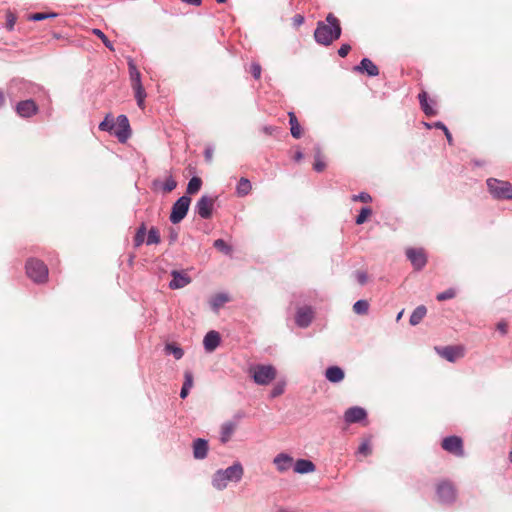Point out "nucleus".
Returning <instances> with one entry per match:
<instances>
[{"mask_svg":"<svg viewBox=\"0 0 512 512\" xmlns=\"http://www.w3.org/2000/svg\"><path fill=\"white\" fill-rule=\"evenodd\" d=\"M115 126H117V129L114 130V135L121 143L126 142L131 135L130 124L127 116L119 115Z\"/></svg>","mask_w":512,"mask_h":512,"instance_id":"11","label":"nucleus"},{"mask_svg":"<svg viewBox=\"0 0 512 512\" xmlns=\"http://www.w3.org/2000/svg\"><path fill=\"white\" fill-rule=\"evenodd\" d=\"M208 442L205 439L198 438L193 442V456L195 459L202 460L207 457Z\"/></svg>","mask_w":512,"mask_h":512,"instance_id":"21","label":"nucleus"},{"mask_svg":"<svg viewBox=\"0 0 512 512\" xmlns=\"http://www.w3.org/2000/svg\"><path fill=\"white\" fill-rule=\"evenodd\" d=\"M177 186V182L172 176H169L166 178L165 182L163 183V190L165 192H171L173 191Z\"/></svg>","mask_w":512,"mask_h":512,"instance_id":"44","label":"nucleus"},{"mask_svg":"<svg viewBox=\"0 0 512 512\" xmlns=\"http://www.w3.org/2000/svg\"><path fill=\"white\" fill-rule=\"evenodd\" d=\"M27 276L36 283H43L48 277L46 264L38 259L31 258L26 263Z\"/></svg>","mask_w":512,"mask_h":512,"instance_id":"4","label":"nucleus"},{"mask_svg":"<svg viewBox=\"0 0 512 512\" xmlns=\"http://www.w3.org/2000/svg\"><path fill=\"white\" fill-rule=\"evenodd\" d=\"M509 462L512 464V450L508 454Z\"/></svg>","mask_w":512,"mask_h":512,"instance_id":"63","label":"nucleus"},{"mask_svg":"<svg viewBox=\"0 0 512 512\" xmlns=\"http://www.w3.org/2000/svg\"><path fill=\"white\" fill-rule=\"evenodd\" d=\"M442 448L458 457L464 456L463 442L458 436H448L442 441Z\"/></svg>","mask_w":512,"mask_h":512,"instance_id":"9","label":"nucleus"},{"mask_svg":"<svg viewBox=\"0 0 512 512\" xmlns=\"http://www.w3.org/2000/svg\"><path fill=\"white\" fill-rule=\"evenodd\" d=\"M426 313H427V309L425 306L420 305V306L416 307L410 316V319H409L410 324L413 326L419 324L422 321V319L425 317Z\"/></svg>","mask_w":512,"mask_h":512,"instance_id":"26","label":"nucleus"},{"mask_svg":"<svg viewBox=\"0 0 512 512\" xmlns=\"http://www.w3.org/2000/svg\"><path fill=\"white\" fill-rule=\"evenodd\" d=\"M371 213H372V210L369 207H363L361 209L360 213L358 214V216L356 217V220H355L356 224H358V225L363 224L366 221L367 217L369 215H371Z\"/></svg>","mask_w":512,"mask_h":512,"instance_id":"41","label":"nucleus"},{"mask_svg":"<svg viewBox=\"0 0 512 512\" xmlns=\"http://www.w3.org/2000/svg\"><path fill=\"white\" fill-rule=\"evenodd\" d=\"M433 126H434L435 128H438V129L443 130V132H445V136H446V138H447L448 143H449L450 145H452V144H453V138H452V135H451L450 131L448 130V128L445 126V124H444V123H442V122L438 121V122H435V123L433 124Z\"/></svg>","mask_w":512,"mask_h":512,"instance_id":"43","label":"nucleus"},{"mask_svg":"<svg viewBox=\"0 0 512 512\" xmlns=\"http://www.w3.org/2000/svg\"><path fill=\"white\" fill-rule=\"evenodd\" d=\"M344 371L339 366H330L325 371V377L331 383H339L344 379Z\"/></svg>","mask_w":512,"mask_h":512,"instance_id":"23","label":"nucleus"},{"mask_svg":"<svg viewBox=\"0 0 512 512\" xmlns=\"http://www.w3.org/2000/svg\"><path fill=\"white\" fill-rule=\"evenodd\" d=\"M302 158H303V153H302L301 151H297V152L295 153V156H294L295 161H297V162H298V161H300Z\"/></svg>","mask_w":512,"mask_h":512,"instance_id":"60","label":"nucleus"},{"mask_svg":"<svg viewBox=\"0 0 512 512\" xmlns=\"http://www.w3.org/2000/svg\"><path fill=\"white\" fill-rule=\"evenodd\" d=\"M190 203L191 198L187 195H183L176 200V202L172 206L169 218L173 224L181 222L186 217Z\"/></svg>","mask_w":512,"mask_h":512,"instance_id":"8","label":"nucleus"},{"mask_svg":"<svg viewBox=\"0 0 512 512\" xmlns=\"http://www.w3.org/2000/svg\"><path fill=\"white\" fill-rule=\"evenodd\" d=\"M490 194L496 199H512V184L495 178L487 179Z\"/></svg>","mask_w":512,"mask_h":512,"instance_id":"5","label":"nucleus"},{"mask_svg":"<svg viewBox=\"0 0 512 512\" xmlns=\"http://www.w3.org/2000/svg\"><path fill=\"white\" fill-rule=\"evenodd\" d=\"M236 428V424L234 422L228 421L225 422L221 427V436L220 440L222 443H226L230 440L232 434L234 433Z\"/></svg>","mask_w":512,"mask_h":512,"instance_id":"25","label":"nucleus"},{"mask_svg":"<svg viewBox=\"0 0 512 512\" xmlns=\"http://www.w3.org/2000/svg\"><path fill=\"white\" fill-rule=\"evenodd\" d=\"M497 328L502 334L507 332V325L505 323H498Z\"/></svg>","mask_w":512,"mask_h":512,"instance_id":"58","label":"nucleus"},{"mask_svg":"<svg viewBox=\"0 0 512 512\" xmlns=\"http://www.w3.org/2000/svg\"><path fill=\"white\" fill-rule=\"evenodd\" d=\"M369 303L366 300H358L353 305V311L358 315H364L368 312Z\"/></svg>","mask_w":512,"mask_h":512,"instance_id":"35","label":"nucleus"},{"mask_svg":"<svg viewBox=\"0 0 512 512\" xmlns=\"http://www.w3.org/2000/svg\"><path fill=\"white\" fill-rule=\"evenodd\" d=\"M145 235H146V226L144 223H142L140 225V227L137 229L136 234L134 236V246L135 247H139L144 243Z\"/></svg>","mask_w":512,"mask_h":512,"instance_id":"34","label":"nucleus"},{"mask_svg":"<svg viewBox=\"0 0 512 512\" xmlns=\"http://www.w3.org/2000/svg\"><path fill=\"white\" fill-rule=\"evenodd\" d=\"M55 16H56V14H54V13H52V14L35 13V14L30 16V19L33 20V21H41V20H44L46 18L55 17Z\"/></svg>","mask_w":512,"mask_h":512,"instance_id":"51","label":"nucleus"},{"mask_svg":"<svg viewBox=\"0 0 512 512\" xmlns=\"http://www.w3.org/2000/svg\"><path fill=\"white\" fill-rule=\"evenodd\" d=\"M204 154H205V158H206V160H207V161H211L212 156H213V149H212V148H207V149L205 150V153H204Z\"/></svg>","mask_w":512,"mask_h":512,"instance_id":"57","label":"nucleus"},{"mask_svg":"<svg viewBox=\"0 0 512 512\" xmlns=\"http://www.w3.org/2000/svg\"><path fill=\"white\" fill-rule=\"evenodd\" d=\"M243 475V465L239 461H236L226 469H219L214 473L212 486L219 491L224 490L229 482H240Z\"/></svg>","mask_w":512,"mask_h":512,"instance_id":"2","label":"nucleus"},{"mask_svg":"<svg viewBox=\"0 0 512 512\" xmlns=\"http://www.w3.org/2000/svg\"><path fill=\"white\" fill-rule=\"evenodd\" d=\"M351 50V46L349 44H342L338 49V55L340 57H346Z\"/></svg>","mask_w":512,"mask_h":512,"instance_id":"52","label":"nucleus"},{"mask_svg":"<svg viewBox=\"0 0 512 512\" xmlns=\"http://www.w3.org/2000/svg\"><path fill=\"white\" fill-rule=\"evenodd\" d=\"M182 2L193 5V6H200L202 3V0H181Z\"/></svg>","mask_w":512,"mask_h":512,"instance_id":"56","label":"nucleus"},{"mask_svg":"<svg viewBox=\"0 0 512 512\" xmlns=\"http://www.w3.org/2000/svg\"><path fill=\"white\" fill-rule=\"evenodd\" d=\"M366 417V410L358 406L350 407L344 413V420L348 424L361 422L365 420Z\"/></svg>","mask_w":512,"mask_h":512,"instance_id":"16","label":"nucleus"},{"mask_svg":"<svg viewBox=\"0 0 512 512\" xmlns=\"http://www.w3.org/2000/svg\"><path fill=\"white\" fill-rule=\"evenodd\" d=\"M221 338L217 331H209L203 340L204 348L207 352H213L220 344Z\"/></svg>","mask_w":512,"mask_h":512,"instance_id":"20","label":"nucleus"},{"mask_svg":"<svg viewBox=\"0 0 512 512\" xmlns=\"http://www.w3.org/2000/svg\"><path fill=\"white\" fill-rule=\"evenodd\" d=\"M192 386H193V374L191 371H185L183 387L190 390L192 388Z\"/></svg>","mask_w":512,"mask_h":512,"instance_id":"46","label":"nucleus"},{"mask_svg":"<svg viewBox=\"0 0 512 512\" xmlns=\"http://www.w3.org/2000/svg\"><path fill=\"white\" fill-rule=\"evenodd\" d=\"M178 239V233L175 230H171L169 234L170 243H174Z\"/></svg>","mask_w":512,"mask_h":512,"instance_id":"54","label":"nucleus"},{"mask_svg":"<svg viewBox=\"0 0 512 512\" xmlns=\"http://www.w3.org/2000/svg\"><path fill=\"white\" fill-rule=\"evenodd\" d=\"M129 76L132 85L142 84L141 74L132 59L128 61Z\"/></svg>","mask_w":512,"mask_h":512,"instance_id":"29","label":"nucleus"},{"mask_svg":"<svg viewBox=\"0 0 512 512\" xmlns=\"http://www.w3.org/2000/svg\"><path fill=\"white\" fill-rule=\"evenodd\" d=\"M289 124H290L291 135L294 138L299 139L302 136V130H301L300 124L297 120V117L295 116V114L293 112H289Z\"/></svg>","mask_w":512,"mask_h":512,"instance_id":"28","label":"nucleus"},{"mask_svg":"<svg viewBox=\"0 0 512 512\" xmlns=\"http://www.w3.org/2000/svg\"><path fill=\"white\" fill-rule=\"evenodd\" d=\"M313 317L314 313L311 307H301L296 312L295 322L298 327L306 328L311 324Z\"/></svg>","mask_w":512,"mask_h":512,"instance_id":"15","label":"nucleus"},{"mask_svg":"<svg viewBox=\"0 0 512 512\" xmlns=\"http://www.w3.org/2000/svg\"><path fill=\"white\" fill-rule=\"evenodd\" d=\"M134 90L135 99L139 108L144 109V102L147 96L142 84L132 85Z\"/></svg>","mask_w":512,"mask_h":512,"instance_id":"30","label":"nucleus"},{"mask_svg":"<svg viewBox=\"0 0 512 512\" xmlns=\"http://www.w3.org/2000/svg\"><path fill=\"white\" fill-rule=\"evenodd\" d=\"M160 243V234L157 228L152 227L148 231L147 238H146V244L147 245H153Z\"/></svg>","mask_w":512,"mask_h":512,"instance_id":"36","label":"nucleus"},{"mask_svg":"<svg viewBox=\"0 0 512 512\" xmlns=\"http://www.w3.org/2000/svg\"><path fill=\"white\" fill-rule=\"evenodd\" d=\"M115 122L111 114L106 115L104 120L99 124L101 131L113 132L114 133Z\"/></svg>","mask_w":512,"mask_h":512,"instance_id":"33","label":"nucleus"},{"mask_svg":"<svg viewBox=\"0 0 512 512\" xmlns=\"http://www.w3.org/2000/svg\"><path fill=\"white\" fill-rule=\"evenodd\" d=\"M40 90V87L32 82L23 79H13L8 86V96L17 98L27 95H34Z\"/></svg>","mask_w":512,"mask_h":512,"instance_id":"3","label":"nucleus"},{"mask_svg":"<svg viewBox=\"0 0 512 512\" xmlns=\"http://www.w3.org/2000/svg\"><path fill=\"white\" fill-rule=\"evenodd\" d=\"M229 296L226 293H218L214 295L210 300V306L214 312L218 310L229 301Z\"/></svg>","mask_w":512,"mask_h":512,"instance_id":"24","label":"nucleus"},{"mask_svg":"<svg viewBox=\"0 0 512 512\" xmlns=\"http://www.w3.org/2000/svg\"><path fill=\"white\" fill-rule=\"evenodd\" d=\"M264 131H265L266 133H271V132H272V128H271V127H265V128H264Z\"/></svg>","mask_w":512,"mask_h":512,"instance_id":"62","label":"nucleus"},{"mask_svg":"<svg viewBox=\"0 0 512 512\" xmlns=\"http://www.w3.org/2000/svg\"><path fill=\"white\" fill-rule=\"evenodd\" d=\"M189 391H190V390H188L187 388H184V387L182 386L181 391H180V397H181L182 399H185V398L188 396Z\"/></svg>","mask_w":512,"mask_h":512,"instance_id":"59","label":"nucleus"},{"mask_svg":"<svg viewBox=\"0 0 512 512\" xmlns=\"http://www.w3.org/2000/svg\"><path fill=\"white\" fill-rule=\"evenodd\" d=\"M418 98H419L421 108L427 116H434L437 114L436 110L431 105H429L426 92H421L418 95Z\"/></svg>","mask_w":512,"mask_h":512,"instance_id":"27","label":"nucleus"},{"mask_svg":"<svg viewBox=\"0 0 512 512\" xmlns=\"http://www.w3.org/2000/svg\"><path fill=\"white\" fill-rule=\"evenodd\" d=\"M213 206L214 199L207 195H202L195 205V212L202 219H208L212 216Z\"/></svg>","mask_w":512,"mask_h":512,"instance_id":"10","label":"nucleus"},{"mask_svg":"<svg viewBox=\"0 0 512 512\" xmlns=\"http://www.w3.org/2000/svg\"><path fill=\"white\" fill-rule=\"evenodd\" d=\"M14 23H15V19H14V17H13L12 15H9V16H8V20H7V28H8L9 30H12V29H13V27H14Z\"/></svg>","mask_w":512,"mask_h":512,"instance_id":"55","label":"nucleus"},{"mask_svg":"<svg viewBox=\"0 0 512 512\" xmlns=\"http://www.w3.org/2000/svg\"><path fill=\"white\" fill-rule=\"evenodd\" d=\"M355 278L360 285H364L368 281V275L365 271L358 270L355 272Z\"/></svg>","mask_w":512,"mask_h":512,"instance_id":"47","label":"nucleus"},{"mask_svg":"<svg viewBox=\"0 0 512 512\" xmlns=\"http://www.w3.org/2000/svg\"><path fill=\"white\" fill-rule=\"evenodd\" d=\"M285 390V384L284 383H277L273 389L271 390L270 396L271 398H276L284 393Z\"/></svg>","mask_w":512,"mask_h":512,"instance_id":"45","label":"nucleus"},{"mask_svg":"<svg viewBox=\"0 0 512 512\" xmlns=\"http://www.w3.org/2000/svg\"><path fill=\"white\" fill-rule=\"evenodd\" d=\"M354 70L360 73H367L368 76L375 77L379 75L378 67L369 59L363 58Z\"/></svg>","mask_w":512,"mask_h":512,"instance_id":"19","label":"nucleus"},{"mask_svg":"<svg viewBox=\"0 0 512 512\" xmlns=\"http://www.w3.org/2000/svg\"><path fill=\"white\" fill-rule=\"evenodd\" d=\"M456 296V292L453 288H449L439 294H437L436 299L438 301H445L448 299H452Z\"/></svg>","mask_w":512,"mask_h":512,"instance_id":"42","label":"nucleus"},{"mask_svg":"<svg viewBox=\"0 0 512 512\" xmlns=\"http://www.w3.org/2000/svg\"><path fill=\"white\" fill-rule=\"evenodd\" d=\"M92 32H93V34H95L96 36H98V37L102 40L103 44H104V45H105L109 50H111V51H113V50H114V47H113V45H112L111 41L107 38V36H106V35H105V34H104L100 29H98V28H94V29L92 30Z\"/></svg>","mask_w":512,"mask_h":512,"instance_id":"40","label":"nucleus"},{"mask_svg":"<svg viewBox=\"0 0 512 512\" xmlns=\"http://www.w3.org/2000/svg\"><path fill=\"white\" fill-rule=\"evenodd\" d=\"M341 35L339 20L333 15L328 14L325 22H319L315 31L314 38L319 44L328 46Z\"/></svg>","mask_w":512,"mask_h":512,"instance_id":"1","label":"nucleus"},{"mask_svg":"<svg viewBox=\"0 0 512 512\" xmlns=\"http://www.w3.org/2000/svg\"><path fill=\"white\" fill-rule=\"evenodd\" d=\"M254 382L258 385H268L276 377V369L272 365H256L251 369Z\"/></svg>","mask_w":512,"mask_h":512,"instance_id":"7","label":"nucleus"},{"mask_svg":"<svg viewBox=\"0 0 512 512\" xmlns=\"http://www.w3.org/2000/svg\"><path fill=\"white\" fill-rule=\"evenodd\" d=\"M437 353L449 362H455L464 356V350L460 346H446L436 348Z\"/></svg>","mask_w":512,"mask_h":512,"instance_id":"14","label":"nucleus"},{"mask_svg":"<svg viewBox=\"0 0 512 512\" xmlns=\"http://www.w3.org/2000/svg\"><path fill=\"white\" fill-rule=\"evenodd\" d=\"M252 185L247 178H241L237 184L236 192L239 196H246L250 193Z\"/></svg>","mask_w":512,"mask_h":512,"instance_id":"31","label":"nucleus"},{"mask_svg":"<svg viewBox=\"0 0 512 512\" xmlns=\"http://www.w3.org/2000/svg\"><path fill=\"white\" fill-rule=\"evenodd\" d=\"M273 463L280 473H284L293 466V458L286 453H279L273 459Z\"/></svg>","mask_w":512,"mask_h":512,"instance_id":"18","label":"nucleus"},{"mask_svg":"<svg viewBox=\"0 0 512 512\" xmlns=\"http://www.w3.org/2000/svg\"><path fill=\"white\" fill-rule=\"evenodd\" d=\"M171 276L172 280L169 283V288L173 290L184 288L191 282L190 276L182 271L172 270Z\"/></svg>","mask_w":512,"mask_h":512,"instance_id":"17","label":"nucleus"},{"mask_svg":"<svg viewBox=\"0 0 512 512\" xmlns=\"http://www.w3.org/2000/svg\"><path fill=\"white\" fill-rule=\"evenodd\" d=\"M261 71H262V69H261V66L259 63L254 62L251 64L250 72L252 73V75L255 79H259L261 77Z\"/></svg>","mask_w":512,"mask_h":512,"instance_id":"48","label":"nucleus"},{"mask_svg":"<svg viewBox=\"0 0 512 512\" xmlns=\"http://www.w3.org/2000/svg\"><path fill=\"white\" fill-rule=\"evenodd\" d=\"M201 186H202V180L199 177L194 176L188 182L186 192H187V194H190V195L195 194L200 190Z\"/></svg>","mask_w":512,"mask_h":512,"instance_id":"32","label":"nucleus"},{"mask_svg":"<svg viewBox=\"0 0 512 512\" xmlns=\"http://www.w3.org/2000/svg\"><path fill=\"white\" fill-rule=\"evenodd\" d=\"M436 495L441 504H453L457 497V491L449 480H442L436 486Z\"/></svg>","mask_w":512,"mask_h":512,"instance_id":"6","label":"nucleus"},{"mask_svg":"<svg viewBox=\"0 0 512 512\" xmlns=\"http://www.w3.org/2000/svg\"><path fill=\"white\" fill-rule=\"evenodd\" d=\"M403 311L399 312L397 315V320H399L402 317Z\"/></svg>","mask_w":512,"mask_h":512,"instance_id":"64","label":"nucleus"},{"mask_svg":"<svg viewBox=\"0 0 512 512\" xmlns=\"http://www.w3.org/2000/svg\"><path fill=\"white\" fill-rule=\"evenodd\" d=\"M293 469L298 474H307L315 471L316 467L314 463L307 459H298L294 465Z\"/></svg>","mask_w":512,"mask_h":512,"instance_id":"22","label":"nucleus"},{"mask_svg":"<svg viewBox=\"0 0 512 512\" xmlns=\"http://www.w3.org/2000/svg\"><path fill=\"white\" fill-rule=\"evenodd\" d=\"M165 351L168 354H172L177 360L181 359L184 355L183 349L179 346H176L175 344H167L165 346Z\"/></svg>","mask_w":512,"mask_h":512,"instance_id":"37","label":"nucleus"},{"mask_svg":"<svg viewBox=\"0 0 512 512\" xmlns=\"http://www.w3.org/2000/svg\"><path fill=\"white\" fill-rule=\"evenodd\" d=\"M358 453L363 454L365 456L371 453V446L369 441H364L358 448Z\"/></svg>","mask_w":512,"mask_h":512,"instance_id":"50","label":"nucleus"},{"mask_svg":"<svg viewBox=\"0 0 512 512\" xmlns=\"http://www.w3.org/2000/svg\"><path fill=\"white\" fill-rule=\"evenodd\" d=\"M406 256L416 270H421L426 265L427 258L423 249L409 248Z\"/></svg>","mask_w":512,"mask_h":512,"instance_id":"12","label":"nucleus"},{"mask_svg":"<svg viewBox=\"0 0 512 512\" xmlns=\"http://www.w3.org/2000/svg\"><path fill=\"white\" fill-rule=\"evenodd\" d=\"M214 247L226 255H229L232 252V247L228 245L223 239L215 240Z\"/></svg>","mask_w":512,"mask_h":512,"instance_id":"38","label":"nucleus"},{"mask_svg":"<svg viewBox=\"0 0 512 512\" xmlns=\"http://www.w3.org/2000/svg\"><path fill=\"white\" fill-rule=\"evenodd\" d=\"M352 199H353V201H361L364 203H368L372 200L371 196L365 192H361L357 195H353Z\"/></svg>","mask_w":512,"mask_h":512,"instance_id":"49","label":"nucleus"},{"mask_svg":"<svg viewBox=\"0 0 512 512\" xmlns=\"http://www.w3.org/2000/svg\"><path fill=\"white\" fill-rule=\"evenodd\" d=\"M321 152H320V147L317 146L316 147V153H315V162H314V165H313V168L315 171L317 172H322L325 168V163L324 161L321 159Z\"/></svg>","mask_w":512,"mask_h":512,"instance_id":"39","label":"nucleus"},{"mask_svg":"<svg viewBox=\"0 0 512 512\" xmlns=\"http://www.w3.org/2000/svg\"><path fill=\"white\" fill-rule=\"evenodd\" d=\"M5 104V97L3 92L0 90V108H2Z\"/></svg>","mask_w":512,"mask_h":512,"instance_id":"61","label":"nucleus"},{"mask_svg":"<svg viewBox=\"0 0 512 512\" xmlns=\"http://www.w3.org/2000/svg\"><path fill=\"white\" fill-rule=\"evenodd\" d=\"M293 22L295 26H300L304 22V17L301 15H296L293 18Z\"/></svg>","mask_w":512,"mask_h":512,"instance_id":"53","label":"nucleus"},{"mask_svg":"<svg viewBox=\"0 0 512 512\" xmlns=\"http://www.w3.org/2000/svg\"><path fill=\"white\" fill-rule=\"evenodd\" d=\"M16 113L22 118H29L38 112V106L31 100H23L16 104Z\"/></svg>","mask_w":512,"mask_h":512,"instance_id":"13","label":"nucleus"}]
</instances>
